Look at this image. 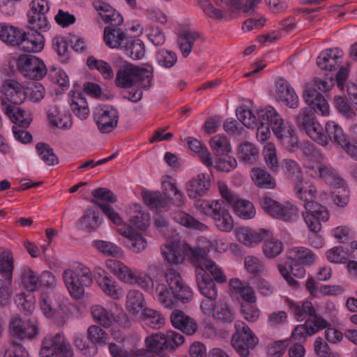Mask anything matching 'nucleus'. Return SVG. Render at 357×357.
<instances>
[{"label": "nucleus", "mask_w": 357, "mask_h": 357, "mask_svg": "<svg viewBox=\"0 0 357 357\" xmlns=\"http://www.w3.org/2000/svg\"><path fill=\"white\" fill-rule=\"evenodd\" d=\"M22 30L8 23H0V40L3 43L17 46Z\"/></svg>", "instance_id": "8fccbe9b"}, {"label": "nucleus", "mask_w": 357, "mask_h": 357, "mask_svg": "<svg viewBox=\"0 0 357 357\" xmlns=\"http://www.w3.org/2000/svg\"><path fill=\"white\" fill-rule=\"evenodd\" d=\"M262 252L268 259H274L284 250V244L270 231L269 235H266L263 239Z\"/></svg>", "instance_id": "de8ad7c7"}, {"label": "nucleus", "mask_w": 357, "mask_h": 357, "mask_svg": "<svg viewBox=\"0 0 357 357\" xmlns=\"http://www.w3.org/2000/svg\"><path fill=\"white\" fill-rule=\"evenodd\" d=\"M287 257L290 260L307 266L313 265L317 259V255L312 250L303 246L289 249Z\"/></svg>", "instance_id": "a19ab883"}, {"label": "nucleus", "mask_w": 357, "mask_h": 357, "mask_svg": "<svg viewBox=\"0 0 357 357\" xmlns=\"http://www.w3.org/2000/svg\"><path fill=\"white\" fill-rule=\"evenodd\" d=\"M172 217L176 222L185 227L200 231L207 229V226L205 224L196 220L184 211H176L173 213Z\"/></svg>", "instance_id": "0e129e2a"}, {"label": "nucleus", "mask_w": 357, "mask_h": 357, "mask_svg": "<svg viewBox=\"0 0 357 357\" xmlns=\"http://www.w3.org/2000/svg\"><path fill=\"white\" fill-rule=\"evenodd\" d=\"M210 146L216 157L225 155L232 151L227 137L221 135H216L211 139Z\"/></svg>", "instance_id": "338daca9"}, {"label": "nucleus", "mask_w": 357, "mask_h": 357, "mask_svg": "<svg viewBox=\"0 0 357 357\" xmlns=\"http://www.w3.org/2000/svg\"><path fill=\"white\" fill-rule=\"evenodd\" d=\"M98 285L105 295L112 299L119 300L123 295V289L111 275L102 280Z\"/></svg>", "instance_id": "4d7b16f0"}, {"label": "nucleus", "mask_w": 357, "mask_h": 357, "mask_svg": "<svg viewBox=\"0 0 357 357\" xmlns=\"http://www.w3.org/2000/svg\"><path fill=\"white\" fill-rule=\"evenodd\" d=\"M343 52L339 48L326 50L320 53L317 59L318 67L326 71H333L342 63Z\"/></svg>", "instance_id": "72a5a7b5"}, {"label": "nucleus", "mask_w": 357, "mask_h": 357, "mask_svg": "<svg viewBox=\"0 0 357 357\" xmlns=\"http://www.w3.org/2000/svg\"><path fill=\"white\" fill-rule=\"evenodd\" d=\"M140 317L145 325L153 329H160L165 324V319L162 314L150 307L144 308Z\"/></svg>", "instance_id": "864d4df0"}, {"label": "nucleus", "mask_w": 357, "mask_h": 357, "mask_svg": "<svg viewBox=\"0 0 357 357\" xmlns=\"http://www.w3.org/2000/svg\"><path fill=\"white\" fill-rule=\"evenodd\" d=\"M172 217L176 222L185 227L200 231L207 229V226L205 224L196 220L184 211H176L173 213Z\"/></svg>", "instance_id": "e2e57ef3"}, {"label": "nucleus", "mask_w": 357, "mask_h": 357, "mask_svg": "<svg viewBox=\"0 0 357 357\" xmlns=\"http://www.w3.org/2000/svg\"><path fill=\"white\" fill-rule=\"evenodd\" d=\"M39 31H40L35 29L27 32L22 30V36H20L17 47L26 52H40L44 48L45 38Z\"/></svg>", "instance_id": "cd10ccee"}, {"label": "nucleus", "mask_w": 357, "mask_h": 357, "mask_svg": "<svg viewBox=\"0 0 357 357\" xmlns=\"http://www.w3.org/2000/svg\"><path fill=\"white\" fill-rule=\"evenodd\" d=\"M68 104L71 111L79 119H86L90 114L87 101L80 93L70 91L68 93Z\"/></svg>", "instance_id": "e433bc0d"}, {"label": "nucleus", "mask_w": 357, "mask_h": 357, "mask_svg": "<svg viewBox=\"0 0 357 357\" xmlns=\"http://www.w3.org/2000/svg\"><path fill=\"white\" fill-rule=\"evenodd\" d=\"M213 222L215 228L225 233L231 231L234 227V220L225 207L223 208L213 219Z\"/></svg>", "instance_id": "5fc2aeb1"}, {"label": "nucleus", "mask_w": 357, "mask_h": 357, "mask_svg": "<svg viewBox=\"0 0 357 357\" xmlns=\"http://www.w3.org/2000/svg\"><path fill=\"white\" fill-rule=\"evenodd\" d=\"M93 319L105 328L111 327V335L118 342L125 339L122 329L129 326V318L126 312L120 310L118 313L109 312L102 305H93L90 309Z\"/></svg>", "instance_id": "6e6552de"}, {"label": "nucleus", "mask_w": 357, "mask_h": 357, "mask_svg": "<svg viewBox=\"0 0 357 357\" xmlns=\"http://www.w3.org/2000/svg\"><path fill=\"white\" fill-rule=\"evenodd\" d=\"M50 9L49 0H31L27 14L28 24L31 29L47 32L51 29V24L47 14Z\"/></svg>", "instance_id": "a211bd4d"}, {"label": "nucleus", "mask_w": 357, "mask_h": 357, "mask_svg": "<svg viewBox=\"0 0 357 357\" xmlns=\"http://www.w3.org/2000/svg\"><path fill=\"white\" fill-rule=\"evenodd\" d=\"M146 302L144 294L139 289H130L126 296L125 306L128 313L134 317L142 312Z\"/></svg>", "instance_id": "4c0bfd02"}, {"label": "nucleus", "mask_w": 357, "mask_h": 357, "mask_svg": "<svg viewBox=\"0 0 357 357\" xmlns=\"http://www.w3.org/2000/svg\"><path fill=\"white\" fill-rule=\"evenodd\" d=\"M128 37L121 29L105 27L104 29V42L111 49L122 50L128 43Z\"/></svg>", "instance_id": "37998d69"}, {"label": "nucleus", "mask_w": 357, "mask_h": 357, "mask_svg": "<svg viewBox=\"0 0 357 357\" xmlns=\"http://www.w3.org/2000/svg\"><path fill=\"white\" fill-rule=\"evenodd\" d=\"M10 64L12 68H16L24 75L31 79H40L47 74L45 63L36 56L24 54L13 57Z\"/></svg>", "instance_id": "dca6fc26"}, {"label": "nucleus", "mask_w": 357, "mask_h": 357, "mask_svg": "<svg viewBox=\"0 0 357 357\" xmlns=\"http://www.w3.org/2000/svg\"><path fill=\"white\" fill-rule=\"evenodd\" d=\"M165 277V282H158L155 287V298L162 307L171 310L179 302L185 304L192 301V290L184 282L178 272L169 269Z\"/></svg>", "instance_id": "f257e3e1"}, {"label": "nucleus", "mask_w": 357, "mask_h": 357, "mask_svg": "<svg viewBox=\"0 0 357 357\" xmlns=\"http://www.w3.org/2000/svg\"><path fill=\"white\" fill-rule=\"evenodd\" d=\"M250 175L252 182L258 188L271 190L276 188L275 179L260 167H253Z\"/></svg>", "instance_id": "09e8293b"}, {"label": "nucleus", "mask_w": 357, "mask_h": 357, "mask_svg": "<svg viewBox=\"0 0 357 357\" xmlns=\"http://www.w3.org/2000/svg\"><path fill=\"white\" fill-rule=\"evenodd\" d=\"M142 199L151 210L155 212H162L168 209L169 204V198L164 197L160 192L144 191Z\"/></svg>", "instance_id": "c03bdc74"}, {"label": "nucleus", "mask_w": 357, "mask_h": 357, "mask_svg": "<svg viewBox=\"0 0 357 357\" xmlns=\"http://www.w3.org/2000/svg\"><path fill=\"white\" fill-rule=\"evenodd\" d=\"M327 326L328 322L325 319L314 314L304 324L298 325L293 331L291 337L294 340H305L308 336L317 333Z\"/></svg>", "instance_id": "5701e85b"}, {"label": "nucleus", "mask_w": 357, "mask_h": 357, "mask_svg": "<svg viewBox=\"0 0 357 357\" xmlns=\"http://www.w3.org/2000/svg\"><path fill=\"white\" fill-rule=\"evenodd\" d=\"M10 336L19 340H31L39 335L38 324L32 320H23L19 314H13L8 323Z\"/></svg>", "instance_id": "6ab92c4d"}, {"label": "nucleus", "mask_w": 357, "mask_h": 357, "mask_svg": "<svg viewBox=\"0 0 357 357\" xmlns=\"http://www.w3.org/2000/svg\"><path fill=\"white\" fill-rule=\"evenodd\" d=\"M162 190L165 195H174L177 206H182L185 202V197L178 189L176 181L169 176H164L161 180Z\"/></svg>", "instance_id": "603ef678"}, {"label": "nucleus", "mask_w": 357, "mask_h": 357, "mask_svg": "<svg viewBox=\"0 0 357 357\" xmlns=\"http://www.w3.org/2000/svg\"><path fill=\"white\" fill-rule=\"evenodd\" d=\"M203 248H191L188 245L178 241H167L160 247V252L164 259L172 265L183 263L186 257H189L195 264V258Z\"/></svg>", "instance_id": "f8f14e48"}, {"label": "nucleus", "mask_w": 357, "mask_h": 357, "mask_svg": "<svg viewBox=\"0 0 357 357\" xmlns=\"http://www.w3.org/2000/svg\"><path fill=\"white\" fill-rule=\"evenodd\" d=\"M303 152L307 157L304 166L308 169L307 173L310 176L322 178L330 184L335 176H340L331 168L321 164V155L315 151L312 146L308 145L303 147Z\"/></svg>", "instance_id": "f3484780"}, {"label": "nucleus", "mask_w": 357, "mask_h": 357, "mask_svg": "<svg viewBox=\"0 0 357 357\" xmlns=\"http://www.w3.org/2000/svg\"><path fill=\"white\" fill-rule=\"evenodd\" d=\"M96 10L101 19L112 26H119L123 22L121 15L109 4L102 1H97L93 4Z\"/></svg>", "instance_id": "ea45409f"}, {"label": "nucleus", "mask_w": 357, "mask_h": 357, "mask_svg": "<svg viewBox=\"0 0 357 357\" xmlns=\"http://www.w3.org/2000/svg\"><path fill=\"white\" fill-rule=\"evenodd\" d=\"M164 338V333H156L146 337L145 345L147 350L159 356L163 355L166 351Z\"/></svg>", "instance_id": "774afa93"}, {"label": "nucleus", "mask_w": 357, "mask_h": 357, "mask_svg": "<svg viewBox=\"0 0 357 357\" xmlns=\"http://www.w3.org/2000/svg\"><path fill=\"white\" fill-rule=\"evenodd\" d=\"M296 123L305 130L312 140L322 146H328L325 127L324 128L316 119L308 108L304 107L301 109L296 118Z\"/></svg>", "instance_id": "4468645a"}, {"label": "nucleus", "mask_w": 357, "mask_h": 357, "mask_svg": "<svg viewBox=\"0 0 357 357\" xmlns=\"http://www.w3.org/2000/svg\"><path fill=\"white\" fill-rule=\"evenodd\" d=\"M236 238L248 247L253 248L259 244L266 235L270 234V230L261 228L253 229L248 227L238 228L236 231Z\"/></svg>", "instance_id": "473e14b6"}, {"label": "nucleus", "mask_w": 357, "mask_h": 357, "mask_svg": "<svg viewBox=\"0 0 357 357\" xmlns=\"http://www.w3.org/2000/svg\"><path fill=\"white\" fill-rule=\"evenodd\" d=\"M92 246L98 252L107 256L121 257L123 255V249L116 244L103 240H94Z\"/></svg>", "instance_id": "bf43d9fd"}, {"label": "nucleus", "mask_w": 357, "mask_h": 357, "mask_svg": "<svg viewBox=\"0 0 357 357\" xmlns=\"http://www.w3.org/2000/svg\"><path fill=\"white\" fill-rule=\"evenodd\" d=\"M126 215L130 224L135 226L137 229L144 230L150 225L151 218L149 214L144 212L139 204H131L126 210Z\"/></svg>", "instance_id": "58836bf2"}, {"label": "nucleus", "mask_w": 357, "mask_h": 357, "mask_svg": "<svg viewBox=\"0 0 357 357\" xmlns=\"http://www.w3.org/2000/svg\"><path fill=\"white\" fill-rule=\"evenodd\" d=\"M153 68L151 65L135 66L126 63L117 70L115 84L121 88L140 86L148 89L151 86Z\"/></svg>", "instance_id": "0eeeda50"}, {"label": "nucleus", "mask_w": 357, "mask_h": 357, "mask_svg": "<svg viewBox=\"0 0 357 357\" xmlns=\"http://www.w3.org/2000/svg\"><path fill=\"white\" fill-rule=\"evenodd\" d=\"M231 292L238 303H257V295L253 288L238 278H232L229 282Z\"/></svg>", "instance_id": "7c9ffc66"}, {"label": "nucleus", "mask_w": 357, "mask_h": 357, "mask_svg": "<svg viewBox=\"0 0 357 357\" xmlns=\"http://www.w3.org/2000/svg\"><path fill=\"white\" fill-rule=\"evenodd\" d=\"M259 204L268 215L285 222L294 223L300 218L299 208L291 201L280 202L271 197L265 196L260 198Z\"/></svg>", "instance_id": "9b49d317"}, {"label": "nucleus", "mask_w": 357, "mask_h": 357, "mask_svg": "<svg viewBox=\"0 0 357 357\" xmlns=\"http://www.w3.org/2000/svg\"><path fill=\"white\" fill-rule=\"evenodd\" d=\"M238 155L244 163L252 164L258 158L259 150L252 143L245 142L239 145Z\"/></svg>", "instance_id": "680f3d73"}, {"label": "nucleus", "mask_w": 357, "mask_h": 357, "mask_svg": "<svg viewBox=\"0 0 357 357\" xmlns=\"http://www.w3.org/2000/svg\"><path fill=\"white\" fill-rule=\"evenodd\" d=\"M184 142L189 149L200 158L201 161L205 166H212V157L207 147L204 144L197 139L190 137L185 138Z\"/></svg>", "instance_id": "3c124183"}, {"label": "nucleus", "mask_w": 357, "mask_h": 357, "mask_svg": "<svg viewBox=\"0 0 357 357\" xmlns=\"http://www.w3.org/2000/svg\"><path fill=\"white\" fill-rule=\"evenodd\" d=\"M48 77L52 84L58 86L62 90H67L70 86V78L67 73L61 68L51 67Z\"/></svg>", "instance_id": "69168bd1"}, {"label": "nucleus", "mask_w": 357, "mask_h": 357, "mask_svg": "<svg viewBox=\"0 0 357 357\" xmlns=\"http://www.w3.org/2000/svg\"><path fill=\"white\" fill-rule=\"evenodd\" d=\"M261 0H197V5L203 14L216 22L227 21L243 10H254Z\"/></svg>", "instance_id": "20e7f679"}, {"label": "nucleus", "mask_w": 357, "mask_h": 357, "mask_svg": "<svg viewBox=\"0 0 357 357\" xmlns=\"http://www.w3.org/2000/svg\"><path fill=\"white\" fill-rule=\"evenodd\" d=\"M333 204L340 208H345L350 201V190L346 181L340 176H335L330 182Z\"/></svg>", "instance_id": "c85d7f7f"}, {"label": "nucleus", "mask_w": 357, "mask_h": 357, "mask_svg": "<svg viewBox=\"0 0 357 357\" xmlns=\"http://www.w3.org/2000/svg\"><path fill=\"white\" fill-rule=\"evenodd\" d=\"M93 119L102 134L112 132L117 126L119 112L111 105H98L93 110Z\"/></svg>", "instance_id": "4be33fe9"}, {"label": "nucleus", "mask_w": 357, "mask_h": 357, "mask_svg": "<svg viewBox=\"0 0 357 357\" xmlns=\"http://www.w3.org/2000/svg\"><path fill=\"white\" fill-rule=\"evenodd\" d=\"M230 205L234 214L242 220H251L256 216L255 207L248 199L239 198L238 196Z\"/></svg>", "instance_id": "49530a36"}, {"label": "nucleus", "mask_w": 357, "mask_h": 357, "mask_svg": "<svg viewBox=\"0 0 357 357\" xmlns=\"http://www.w3.org/2000/svg\"><path fill=\"white\" fill-rule=\"evenodd\" d=\"M305 211L302 213L304 222L313 233H319L322 229V223L327 222L330 218V212L328 208L318 202L307 204L304 206Z\"/></svg>", "instance_id": "aec40b11"}, {"label": "nucleus", "mask_w": 357, "mask_h": 357, "mask_svg": "<svg viewBox=\"0 0 357 357\" xmlns=\"http://www.w3.org/2000/svg\"><path fill=\"white\" fill-rule=\"evenodd\" d=\"M26 95V88L17 80L7 79L2 84L0 92L2 109L14 123L22 127H27L32 121L29 112L17 107L24 102Z\"/></svg>", "instance_id": "f03ea898"}, {"label": "nucleus", "mask_w": 357, "mask_h": 357, "mask_svg": "<svg viewBox=\"0 0 357 357\" xmlns=\"http://www.w3.org/2000/svg\"><path fill=\"white\" fill-rule=\"evenodd\" d=\"M274 96L290 108H296L299 104V99L294 89L289 82L282 78L275 79L274 86Z\"/></svg>", "instance_id": "a878e982"}, {"label": "nucleus", "mask_w": 357, "mask_h": 357, "mask_svg": "<svg viewBox=\"0 0 357 357\" xmlns=\"http://www.w3.org/2000/svg\"><path fill=\"white\" fill-rule=\"evenodd\" d=\"M195 207L203 220H206L209 218L213 219L225 205L221 199H197Z\"/></svg>", "instance_id": "c9c22d12"}, {"label": "nucleus", "mask_w": 357, "mask_h": 357, "mask_svg": "<svg viewBox=\"0 0 357 357\" xmlns=\"http://www.w3.org/2000/svg\"><path fill=\"white\" fill-rule=\"evenodd\" d=\"M122 50L127 56L134 60L142 59L145 55L144 44L138 38H128V43L123 46Z\"/></svg>", "instance_id": "13d9d810"}, {"label": "nucleus", "mask_w": 357, "mask_h": 357, "mask_svg": "<svg viewBox=\"0 0 357 357\" xmlns=\"http://www.w3.org/2000/svg\"><path fill=\"white\" fill-rule=\"evenodd\" d=\"M39 306L47 319L59 325L64 324L71 314L69 300L50 289L42 290Z\"/></svg>", "instance_id": "423d86ee"}, {"label": "nucleus", "mask_w": 357, "mask_h": 357, "mask_svg": "<svg viewBox=\"0 0 357 357\" xmlns=\"http://www.w3.org/2000/svg\"><path fill=\"white\" fill-rule=\"evenodd\" d=\"M211 187L209 176L201 173L190 179L185 185V191L190 199H197L205 196Z\"/></svg>", "instance_id": "bb28decb"}, {"label": "nucleus", "mask_w": 357, "mask_h": 357, "mask_svg": "<svg viewBox=\"0 0 357 357\" xmlns=\"http://www.w3.org/2000/svg\"><path fill=\"white\" fill-rule=\"evenodd\" d=\"M235 332L231 337V344L236 351L242 357H248L250 350L259 344V339L252 329L244 322L235 323Z\"/></svg>", "instance_id": "ddd939ff"}, {"label": "nucleus", "mask_w": 357, "mask_h": 357, "mask_svg": "<svg viewBox=\"0 0 357 357\" xmlns=\"http://www.w3.org/2000/svg\"><path fill=\"white\" fill-rule=\"evenodd\" d=\"M73 350L66 337L61 333L45 336L39 351L40 357L73 356Z\"/></svg>", "instance_id": "2eb2a0df"}, {"label": "nucleus", "mask_w": 357, "mask_h": 357, "mask_svg": "<svg viewBox=\"0 0 357 357\" xmlns=\"http://www.w3.org/2000/svg\"><path fill=\"white\" fill-rule=\"evenodd\" d=\"M261 116L271 122L272 131L282 145L289 151H295L298 144L293 126L289 123L284 122L271 106L263 108Z\"/></svg>", "instance_id": "9d476101"}, {"label": "nucleus", "mask_w": 357, "mask_h": 357, "mask_svg": "<svg viewBox=\"0 0 357 357\" xmlns=\"http://www.w3.org/2000/svg\"><path fill=\"white\" fill-rule=\"evenodd\" d=\"M172 326L187 335H192L197 331L198 326L195 319L184 312L175 310L170 315Z\"/></svg>", "instance_id": "f704fd0d"}, {"label": "nucleus", "mask_w": 357, "mask_h": 357, "mask_svg": "<svg viewBox=\"0 0 357 357\" xmlns=\"http://www.w3.org/2000/svg\"><path fill=\"white\" fill-rule=\"evenodd\" d=\"M293 192L296 199L303 202V206L314 202L317 197L315 185L307 179L297 178L294 183Z\"/></svg>", "instance_id": "c756f323"}, {"label": "nucleus", "mask_w": 357, "mask_h": 357, "mask_svg": "<svg viewBox=\"0 0 357 357\" xmlns=\"http://www.w3.org/2000/svg\"><path fill=\"white\" fill-rule=\"evenodd\" d=\"M325 136L328 139V146L332 142L342 147L349 139L342 128L334 121H328L325 123Z\"/></svg>", "instance_id": "a18cd8bd"}, {"label": "nucleus", "mask_w": 357, "mask_h": 357, "mask_svg": "<svg viewBox=\"0 0 357 357\" xmlns=\"http://www.w3.org/2000/svg\"><path fill=\"white\" fill-rule=\"evenodd\" d=\"M285 305L294 314V318L298 321H302L307 317H312V315L316 314V311L313 305L307 301L296 303L289 299H286Z\"/></svg>", "instance_id": "79ce46f5"}, {"label": "nucleus", "mask_w": 357, "mask_h": 357, "mask_svg": "<svg viewBox=\"0 0 357 357\" xmlns=\"http://www.w3.org/2000/svg\"><path fill=\"white\" fill-rule=\"evenodd\" d=\"M195 261L196 282L202 295L207 300L215 301L218 297V289L213 280L218 283L225 282L227 280L223 273L213 260L208 257V251L200 250Z\"/></svg>", "instance_id": "7ed1b4c3"}, {"label": "nucleus", "mask_w": 357, "mask_h": 357, "mask_svg": "<svg viewBox=\"0 0 357 357\" xmlns=\"http://www.w3.org/2000/svg\"><path fill=\"white\" fill-rule=\"evenodd\" d=\"M124 237L123 244L124 247L133 254H139L144 252L148 247V241L145 236L133 229L131 226L126 230L121 231Z\"/></svg>", "instance_id": "393cba45"}, {"label": "nucleus", "mask_w": 357, "mask_h": 357, "mask_svg": "<svg viewBox=\"0 0 357 357\" xmlns=\"http://www.w3.org/2000/svg\"><path fill=\"white\" fill-rule=\"evenodd\" d=\"M47 115L50 123L59 129L68 130L73 126L72 116L63 106H50Z\"/></svg>", "instance_id": "2f4dec72"}, {"label": "nucleus", "mask_w": 357, "mask_h": 357, "mask_svg": "<svg viewBox=\"0 0 357 357\" xmlns=\"http://www.w3.org/2000/svg\"><path fill=\"white\" fill-rule=\"evenodd\" d=\"M63 280L70 295L75 299H82L85 288L93 283L92 272L83 264L75 263L63 273Z\"/></svg>", "instance_id": "1a4fd4ad"}, {"label": "nucleus", "mask_w": 357, "mask_h": 357, "mask_svg": "<svg viewBox=\"0 0 357 357\" xmlns=\"http://www.w3.org/2000/svg\"><path fill=\"white\" fill-rule=\"evenodd\" d=\"M313 84L314 82L305 85L303 93L304 100L317 114L322 116H328L330 114L329 105L325 98L316 89H312Z\"/></svg>", "instance_id": "b1692460"}, {"label": "nucleus", "mask_w": 357, "mask_h": 357, "mask_svg": "<svg viewBox=\"0 0 357 357\" xmlns=\"http://www.w3.org/2000/svg\"><path fill=\"white\" fill-rule=\"evenodd\" d=\"M86 65L91 70H97L105 79L114 78V73L111 65L104 60L90 56L86 59Z\"/></svg>", "instance_id": "6e6d98bb"}, {"label": "nucleus", "mask_w": 357, "mask_h": 357, "mask_svg": "<svg viewBox=\"0 0 357 357\" xmlns=\"http://www.w3.org/2000/svg\"><path fill=\"white\" fill-rule=\"evenodd\" d=\"M200 310L204 316L213 318L221 323H231L235 319V311L228 303H216L212 300H204L200 303Z\"/></svg>", "instance_id": "412c9836"}, {"label": "nucleus", "mask_w": 357, "mask_h": 357, "mask_svg": "<svg viewBox=\"0 0 357 357\" xmlns=\"http://www.w3.org/2000/svg\"><path fill=\"white\" fill-rule=\"evenodd\" d=\"M107 268L122 283L137 286L148 293L154 290V282L152 277L146 272L137 268H132L117 259L106 260Z\"/></svg>", "instance_id": "39448f33"}, {"label": "nucleus", "mask_w": 357, "mask_h": 357, "mask_svg": "<svg viewBox=\"0 0 357 357\" xmlns=\"http://www.w3.org/2000/svg\"><path fill=\"white\" fill-rule=\"evenodd\" d=\"M200 34L197 31H185L178 37V43L182 54L188 56L192 52L194 43L200 38Z\"/></svg>", "instance_id": "052dcab7"}]
</instances>
